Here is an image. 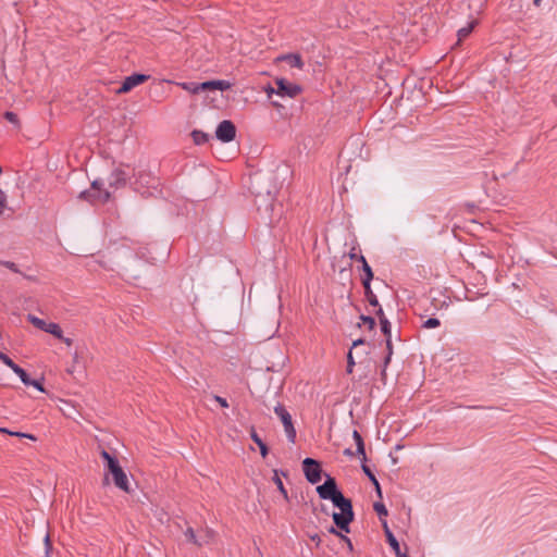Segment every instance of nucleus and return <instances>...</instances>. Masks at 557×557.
I'll return each mask as SVG.
<instances>
[{
  "mask_svg": "<svg viewBox=\"0 0 557 557\" xmlns=\"http://www.w3.org/2000/svg\"><path fill=\"white\" fill-rule=\"evenodd\" d=\"M541 1L542 0H534L533 3H534L535 7H540L541 5Z\"/></svg>",
  "mask_w": 557,
  "mask_h": 557,
  "instance_id": "48",
  "label": "nucleus"
},
{
  "mask_svg": "<svg viewBox=\"0 0 557 557\" xmlns=\"http://www.w3.org/2000/svg\"><path fill=\"white\" fill-rule=\"evenodd\" d=\"M193 139L195 144L201 145L208 141L209 135L207 133H203L201 131H194L191 133Z\"/></svg>",
  "mask_w": 557,
  "mask_h": 557,
  "instance_id": "21",
  "label": "nucleus"
},
{
  "mask_svg": "<svg viewBox=\"0 0 557 557\" xmlns=\"http://www.w3.org/2000/svg\"><path fill=\"white\" fill-rule=\"evenodd\" d=\"M7 205V195L0 189V215L4 212Z\"/></svg>",
  "mask_w": 557,
  "mask_h": 557,
  "instance_id": "33",
  "label": "nucleus"
},
{
  "mask_svg": "<svg viewBox=\"0 0 557 557\" xmlns=\"http://www.w3.org/2000/svg\"><path fill=\"white\" fill-rule=\"evenodd\" d=\"M13 372L21 379V381L23 382L24 385H30V377L29 375L26 373V371L24 369H22L20 366L15 367V369L13 370Z\"/></svg>",
  "mask_w": 557,
  "mask_h": 557,
  "instance_id": "22",
  "label": "nucleus"
},
{
  "mask_svg": "<svg viewBox=\"0 0 557 557\" xmlns=\"http://www.w3.org/2000/svg\"><path fill=\"white\" fill-rule=\"evenodd\" d=\"M274 412L280 418V420H281V422H282V424L284 426V432L286 434L287 441L289 443L294 444L296 442L297 433H296V429L294 426L290 413L281 404H277L274 407Z\"/></svg>",
  "mask_w": 557,
  "mask_h": 557,
  "instance_id": "2",
  "label": "nucleus"
},
{
  "mask_svg": "<svg viewBox=\"0 0 557 557\" xmlns=\"http://www.w3.org/2000/svg\"><path fill=\"white\" fill-rule=\"evenodd\" d=\"M213 532L211 530H206V531H202L198 534V540L202 541L203 542V545L205 544H208L210 543V541L213 539Z\"/></svg>",
  "mask_w": 557,
  "mask_h": 557,
  "instance_id": "26",
  "label": "nucleus"
},
{
  "mask_svg": "<svg viewBox=\"0 0 557 557\" xmlns=\"http://www.w3.org/2000/svg\"><path fill=\"white\" fill-rule=\"evenodd\" d=\"M61 341H63L67 346H71L72 345V339L71 338H67V337H64L62 335V338H60Z\"/></svg>",
  "mask_w": 557,
  "mask_h": 557,
  "instance_id": "45",
  "label": "nucleus"
},
{
  "mask_svg": "<svg viewBox=\"0 0 557 557\" xmlns=\"http://www.w3.org/2000/svg\"><path fill=\"white\" fill-rule=\"evenodd\" d=\"M311 539H312L313 541H317L318 536H317V535H314V536H312Z\"/></svg>",
  "mask_w": 557,
  "mask_h": 557,
  "instance_id": "50",
  "label": "nucleus"
},
{
  "mask_svg": "<svg viewBox=\"0 0 557 557\" xmlns=\"http://www.w3.org/2000/svg\"><path fill=\"white\" fill-rule=\"evenodd\" d=\"M358 261L361 262V264H362V271L364 272V278L363 280L371 281L373 278V272H372L370 265L368 264L364 256L360 255L358 257Z\"/></svg>",
  "mask_w": 557,
  "mask_h": 557,
  "instance_id": "19",
  "label": "nucleus"
},
{
  "mask_svg": "<svg viewBox=\"0 0 557 557\" xmlns=\"http://www.w3.org/2000/svg\"><path fill=\"white\" fill-rule=\"evenodd\" d=\"M345 455H352L351 450L350 449H346L345 450Z\"/></svg>",
  "mask_w": 557,
  "mask_h": 557,
  "instance_id": "49",
  "label": "nucleus"
},
{
  "mask_svg": "<svg viewBox=\"0 0 557 557\" xmlns=\"http://www.w3.org/2000/svg\"><path fill=\"white\" fill-rule=\"evenodd\" d=\"M280 61H286L292 67L302 69L304 62L301 57L297 53L295 54H284L277 58Z\"/></svg>",
  "mask_w": 557,
  "mask_h": 557,
  "instance_id": "13",
  "label": "nucleus"
},
{
  "mask_svg": "<svg viewBox=\"0 0 557 557\" xmlns=\"http://www.w3.org/2000/svg\"><path fill=\"white\" fill-rule=\"evenodd\" d=\"M112 476L116 487L126 493L131 491L128 478L121 467L115 469V471L112 473Z\"/></svg>",
  "mask_w": 557,
  "mask_h": 557,
  "instance_id": "10",
  "label": "nucleus"
},
{
  "mask_svg": "<svg viewBox=\"0 0 557 557\" xmlns=\"http://www.w3.org/2000/svg\"><path fill=\"white\" fill-rule=\"evenodd\" d=\"M367 298H368V301H369V304L371 306H373V307H377L379 306V300H377V298H376V296L374 294L367 296Z\"/></svg>",
  "mask_w": 557,
  "mask_h": 557,
  "instance_id": "40",
  "label": "nucleus"
},
{
  "mask_svg": "<svg viewBox=\"0 0 557 557\" xmlns=\"http://www.w3.org/2000/svg\"><path fill=\"white\" fill-rule=\"evenodd\" d=\"M355 367V360L351 350L347 355V373H352Z\"/></svg>",
  "mask_w": 557,
  "mask_h": 557,
  "instance_id": "30",
  "label": "nucleus"
},
{
  "mask_svg": "<svg viewBox=\"0 0 557 557\" xmlns=\"http://www.w3.org/2000/svg\"><path fill=\"white\" fill-rule=\"evenodd\" d=\"M441 325V321L437 318H429L422 323L424 329H435Z\"/></svg>",
  "mask_w": 557,
  "mask_h": 557,
  "instance_id": "24",
  "label": "nucleus"
},
{
  "mask_svg": "<svg viewBox=\"0 0 557 557\" xmlns=\"http://www.w3.org/2000/svg\"><path fill=\"white\" fill-rule=\"evenodd\" d=\"M348 255H349V258H350V259H352V260H357V261H358V257L360 256V255H358V253L356 252V247H352Z\"/></svg>",
  "mask_w": 557,
  "mask_h": 557,
  "instance_id": "42",
  "label": "nucleus"
},
{
  "mask_svg": "<svg viewBox=\"0 0 557 557\" xmlns=\"http://www.w3.org/2000/svg\"><path fill=\"white\" fill-rule=\"evenodd\" d=\"M330 532H331V533H334V534L339 535V536L342 537V540H343V541H345V542L347 543V545H348L349 549H352V544H351V541H350V539H349V537H347V536H345V535H341V534L335 530V528H333V527L330 529Z\"/></svg>",
  "mask_w": 557,
  "mask_h": 557,
  "instance_id": "34",
  "label": "nucleus"
},
{
  "mask_svg": "<svg viewBox=\"0 0 557 557\" xmlns=\"http://www.w3.org/2000/svg\"><path fill=\"white\" fill-rule=\"evenodd\" d=\"M250 436H251V440L259 447L261 456L263 458L267 457L269 450H268V447H267L265 443L259 437V435L256 433L255 430L251 431Z\"/></svg>",
  "mask_w": 557,
  "mask_h": 557,
  "instance_id": "18",
  "label": "nucleus"
},
{
  "mask_svg": "<svg viewBox=\"0 0 557 557\" xmlns=\"http://www.w3.org/2000/svg\"><path fill=\"white\" fill-rule=\"evenodd\" d=\"M0 361H2L5 366H8L12 371L17 367V364L5 354L0 351Z\"/></svg>",
  "mask_w": 557,
  "mask_h": 557,
  "instance_id": "27",
  "label": "nucleus"
},
{
  "mask_svg": "<svg viewBox=\"0 0 557 557\" xmlns=\"http://www.w3.org/2000/svg\"><path fill=\"white\" fill-rule=\"evenodd\" d=\"M27 320L37 329L53 335L57 338H62V329L58 323L47 322L34 314H28Z\"/></svg>",
  "mask_w": 557,
  "mask_h": 557,
  "instance_id": "4",
  "label": "nucleus"
},
{
  "mask_svg": "<svg viewBox=\"0 0 557 557\" xmlns=\"http://www.w3.org/2000/svg\"><path fill=\"white\" fill-rule=\"evenodd\" d=\"M362 470L367 474V476L369 478L370 482L373 483L377 496L380 498H382V490H381L380 483H379L377 479L375 478V475L373 474V472L366 465H362Z\"/></svg>",
  "mask_w": 557,
  "mask_h": 557,
  "instance_id": "17",
  "label": "nucleus"
},
{
  "mask_svg": "<svg viewBox=\"0 0 557 557\" xmlns=\"http://www.w3.org/2000/svg\"><path fill=\"white\" fill-rule=\"evenodd\" d=\"M302 470L306 479L311 484H317L321 480L320 463L312 458H305L302 461Z\"/></svg>",
  "mask_w": 557,
  "mask_h": 557,
  "instance_id": "5",
  "label": "nucleus"
},
{
  "mask_svg": "<svg viewBox=\"0 0 557 557\" xmlns=\"http://www.w3.org/2000/svg\"><path fill=\"white\" fill-rule=\"evenodd\" d=\"M29 386L35 387L36 389H38V391H39V392H41V393H44V392H45V388H44L42 384H41L39 381H37V380H33V379H32V380H30V385H29Z\"/></svg>",
  "mask_w": 557,
  "mask_h": 557,
  "instance_id": "38",
  "label": "nucleus"
},
{
  "mask_svg": "<svg viewBox=\"0 0 557 557\" xmlns=\"http://www.w3.org/2000/svg\"><path fill=\"white\" fill-rule=\"evenodd\" d=\"M363 343H364V341H363V339L358 338V339L354 341V343H352V347H357V346H359V345H362Z\"/></svg>",
  "mask_w": 557,
  "mask_h": 557,
  "instance_id": "44",
  "label": "nucleus"
},
{
  "mask_svg": "<svg viewBox=\"0 0 557 557\" xmlns=\"http://www.w3.org/2000/svg\"><path fill=\"white\" fill-rule=\"evenodd\" d=\"M45 542H46V546H47V548H48V547H49V545H50V543H49V536H48V535H46V537H45Z\"/></svg>",
  "mask_w": 557,
  "mask_h": 557,
  "instance_id": "47",
  "label": "nucleus"
},
{
  "mask_svg": "<svg viewBox=\"0 0 557 557\" xmlns=\"http://www.w3.org/2000/svg\"><path fill=\"white\" fill-rule=\"evenodd\" d=\"M4 117H5V120H8L12 124H17V122H18L17 115L14 112H11V111H7L4 113Z\"/></svg>",
  "mask_w": 557,
  "mask_h": 557,
  "instance_id": "32",
  "label": "nucleus"
},
{
  "mask_svg": "<svg viewBox=\"0 0 557 557\" xmlns=\"http://www.w3.org/2000/svg\"><path fill=\"white\" fill-rule=\"evenodd\" d=\"M182 89L190 92V94H199L201 90L200 83L196 82H178L176 83Z\"/></svg>",
  "mask_w": 557,
  "mask_h": 557,
  "instance_id": "16",
  "label": "nucleus"
},
{
  "mask_svg": "<svg viewBox=\"0 0 557 557\" xmlns=\"http://www.w3.org/2000/svg\"><path fill=\"white\" fill-rule=\"evenodd\" d=\"M361 320L368 325L370 330H372L375 325V320L372 317L362 315Z\"/></svg>",
  "mask_w": 557,
  "mask_h": 557,
  "instance_id": "35",
  "label": "nucleus"
},
{
  "mask_svg": "<svg viewBox=\"0 0 557 557\" xmlns=\"http://www.w3.org/2000/svg\"><path fill=\"white\" fill-rule=\"evenodd\" d=\"M236 128L235 125L227 120L222 121L215 131V136L222 143H230L235 138Z\"/></svg>",
  "mask_w": 557,
  "mask_h": 557,
  "instance_id": "6",
  "label": "nucleus"
},
{
  "mask_svg": "<svg viewBox=\"0 0 557 557\" xmlns=\"http://www.w3.org/2000/svg\"><path fill=\"white\" fill-rule=\"evenodd\" d=\"M214 399L224 408L228 407L227 400L223 397L215 396Z\"/></svg>",
  "mask_w": 557,
  "mask_h": 557,
  "instance_id": "41",
  "label": "nucleus"
},
{
  "mask_svg": "<svg viewBox=\"0 0 557 557\" xmlns=\"http://www.w3.org/2000/svg\"><path fill=\"white\" fill-rule=\"evenodd\" d=\"M275 84L277 87L276 90L271 89V91H269V96L272 92H275L278 96H287L293 98L300 92V87L298 85L292 84L285 79H277Z\"/></svg>",
  "mask_w": 557,
  "mask_h": 557,
  "instance_id": "7",
  "label": "nucleus"
},
{
  "mask_svg": "<svg viewBox=\"0 0 557 557\" xmlns=\"http://www.w3.org/2000/svg\"><path fill=\"white\" fill-rule=\"evenodd\" d=\"M357 454L363 461L367 459L364 444H359L357 446Z\"/></svg>",
  "mask_w": 557,
  "mask_h": 557,
  "instance_id": "36",
  "label": "nucleus"
},
{
  "mask_svg": "<svg viewBox=\"0 0 557 557\" xmlns=\"http://www.w3.org/2000/svg\"><path fill=\"white\" fill-rule=\"evenodd\" d=\"M391 357H392V356H389V354L387 352V356H386V358H385V362H384V366H385V367L389 363V361H391Z\"/></svg>",
  "mask_w": 557,
  "mask_h": 557,
  "instance_id": "46",
  "label": "nucleus"
},
{
  "mask_svg": "<svg viewBox=\"0 0 557 557\" xmlns=\"http://www.w3.org/2000/svg\"><path fill=\"white\" fill-rule=\"evenodd\" d=\"M147 79H148V76L144 75V74H133V75H129V76H127L124 79V82L122 83V85L119 88L117 92L119 94L128 92L134 87L143 84Z\"/></svg>",
  "mask_w": 557,
  "mask_h": 557,
  "instance_id": "8",
  "label": "nucleus"
},
{
  "mask_svg": "<svg viewBox=\"0 0 557 557\" xmlns=\"http://www.w3.org/2000/svg\"><path fill=\"white\" fill-rule=\"evenodd\" d=\"M101 457L106 460V468L111 474L115 471V469L121 467L119 460L111 456L107 450L101 451Z\"/></svg>",
  "mask_w": 557,
  "mask_h": 557,
  "instance_id": "12",
  "label": "nucleus"
},
{
  "mask_svg": "<svg viewBox=\"0 0 557 557\" xmlns=\"http://www.w3.org/2000/svg\"><path fill=\"white\" fill-rule=\"evenodd\" d=\"M386 348L389 356L393 354L391 336L386 337Z\"/></svg>",
  "mask_w": 557,
  "mask_h": 557,
  "instance_id": "43",
  "label": "nucleus"
},
{
  "mask_svg": "<svg viewBox=\"0 0 557 557\" xmlns=\"http://www.w3.org/2000/svg\"><path fill=\"white\" fill-rule=\"evenodd\" d=\"M0 264L5 267V268H8L9 270H11V271H13L15 273L20 272L17 265L14 262H12V261H2V260H0Z\"/></svg>",
  "mask_w": 557,
  "mask_h": 557,
  "instance_id": "31",
  "label": "nucleus"
},
{
  "mask_svg": "<svg viewBox=\"0 0 557 557\" xmlns=\"http://www.w3.org/2000/svg\"><path fill=\"white\" fill-rule=\"evenodd\" d=\"M274 482H275L277 488L280 490V492L283 494V496L285 498H287V492H286V490L284 487V484H283L282 480L280 479V476L277 475L276 472H275V475H274Z\"/></svg>",
  "mask_w": 557,
  "mask_h": 557,
  "instance_id": "29",
  "label": "nucleus"
},
{
  "mask_svg": "<svg viewBox=\"0 0 557 557\" xmlns=\"http://www.w3.org/2000/svg\"><path fill=\"white\" fill-rule=\"evenodd\" d=\"M386 536L389 546L393 548L397 557H409L406 553L400 550V545L391 531L386 530Z\"/></svg>",
  "mask_w": 557,
  "mask_h": 557,
  "instance_id": "15",
  "label": "nucleus"
},
{
  "mask_svg": "<svg viewBox=\"0 0 557 557\" xmlns=\"http://www.w3.org/2000/svg\"><path fill=\"white\" fill-rule=\"evenodd\" d=\"M185 536L186 539L189 541V542H193L199 546H202L203 545V542L198 540V534H196L194 532V530L191 528H188L186 531H185Z\"/></svg>",
  "mask_w": 557,
  "mask_h": 557,
  "instance_id": "23",
  "label": "nucleus"
},
{
  "mask_svg": "<svg viewBox=\"0 0 557 557\" xmlns=\"http://www.w3.org/2000/svg\"><path fill=\"white\" fill-rule=\"evenodd\" d=\"M129 174L122 169H115L109 177V187L117 189L126 184Z\"/></svg>",
  "mask_w": 557,
  "mask_h": 557,
  "instance_id": "9",
  "label": "nucleus"
},
{
  "mask_svg": "<svg viewBox=\"0 0 557 557\" xmlns=\"http://www.w3.org/2000/svg\"><path fill=\"white\" fill-rule=\"evenodd\" d=\"M373 508L380 518L387 516V509L383 503H374Z\"/></svg>",
  "mask_w": 557,
  "mask_h": 557,
  "instance_id": "28",
  "label": "nucleus"
},
{
  "mask_svg": "<svg viewBox=\"0 0 557 557\" xmlns=\"http://www.w3.org/2000/svg\"><path fill=\"white\" fill-rule=\"evenodd\" d=\"M102 185L103 184L100 181H94L90 190L81 193V197L89 201H108L111 196V191L109 189H103Z\"/></svg>",
  "mask_w": 557,
  "mask_h": 557,
  "instance_id": "3",
  "label": "nucleus"
},
{
  "mask_svg": "<svg viewBox=\"0 0 557 557\" xmlns=\"http://www.w3.org/2000/svg\"><path fill=\"white\" fill-rule=\"evenodd\" d=\"M371 281H367V280H362V284H363V287H364V290H366V295L369 296V295H372L373 292L371 289V285H370Z\"/></svg>",
  "mask_w": 557,
  "mask_h": 557,
  "instance_id": "39",
  "label": "nucleus"
},
{
  "mask_svg": "<svg viewBox=\"0 0 557 557\" xmlns=\"http://www.w3.org/2000/svg\"><path fill=\"white\" fill-rule=\"evenodd\" d=\"M200 87L202 91L207 90H226L231 87V84L227 81H208L200 83Z\"/></svg>",
  "mask_w": 557,
  "mask_h": 557,
  "instance_id": "11",
  "label": "nucleus"
},
{
  "mask_svg": "<svg viewBox=\"0 0 557 557\" xmlns=\"http://www.w3.org/2000/svg\"><path fill=\"white\" fill-rule=\"evenodd\" d=\"M0 432L2 433H7V434H10V435H13V436H17V437H25V438H29V440H35V436L32 435V434H28V433H22V432H12V431H9L8 429H4V428H0Z\"/></svg>",
  "mask_w": 557,
  "mask_h": 557,
  "instance_id": "25",
  "label": "nucleus"
},
{
  "mask_svg": "<svg viewBox=\"0 0 557 557\" xmlns=\"http://www.w3.org/2000/svg\"><path fill=\"white\" fill-rule=\"evenodd\" d=\"M376 314L379 317V320H380V324H381V331L382 333L388 337L391 336V323L389 321L387 320V318L385 317L384 312H383V309L380 307L379 310L376 311Z\"/></svg>",
  "mask_w": 557,
  "mask_h": 557,
  "instance_id": "14",
  "label": "nucleus"
},
{
  "mask_svg": "<svg viewBox=\"0 0 557 557\" xmlns=\"http://www.w3.org/2000/svg\"><path fill=\"white\" fill-rule=\"evenodd\" d=\"M317 493L320 498L331 500L339 509V512L333 513V521L338 529L349 532V524L355 517L352 505L337 488L334 478L326 475L325 482L317 487Z\"/></svg>",
  "mask_w": 557,
  "mask_h": 557,
  "instance_id": "1",
  "label": "nucleus"
},
{
  "mask_svg": "<svg viewBox=\"0 0 557 557\" xmlns=\"http://www.w3.org/2000/svg\"><path fill=\"white\" fill-rule=\"evenodd\" d=\"M352 438L356 443V446H358L359 444H364L360 433L357 430L352 432Z\"/></svg>",
  "mask_w": 557,
  "mask_h": 557,
  "instance_id": "37",
  "label": "nucleus"
},
{
  "mask_svg": "<svg viewBox=\"0 0 557 557\" xmlns=\"http://www.w3.org/2000/svg\"><path fill=\"white\" fill-rule=\"evenodd\" d=\"M475 24H476L475 21L470 22L466 27H462L458 30L457 35H458L459 41L463 40L472 32Z\"/></svg>",
  "mask_w": 557,
  "mask_h": 557,
  "instance_id": "20",
  "label": "nucleus"
}]
</instances>
